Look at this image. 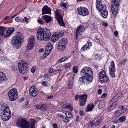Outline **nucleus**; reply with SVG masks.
Masks as SVG:
<instances>
[{
  "label": "nucleus",
  "instance_id": "1",
  "mask_svg": "<svg viewBox=\"0 0 128 128\" xmlns=\"http://www.w3.org/2000/svg\"><path fill=\"white\" fill-rule=\"evenodd\" d=\"M82 76L79 78V81L82 82L83 84H90L92 82L93 76L92 69L88 67H84L80 71Z\"/></svg>",
  "mask_w": 128,
  "mask_h": 128
},
{
  "label": "nucleus",
  "instance_id": "2",
  "mask_svg": "<svg viewBox=\"0 0 128 128\" xmlns=\"http://www.w3.org/2000/svg\"><path fill=\"white\" fill-rule=\"evenodd\" d=\"M0 114L2 120L7 121L11 116L10 112L8 106L5 103H3L0 106Z\"/></svg>",
  "mask_w": 128,
  "mask_h": 128
},
{
  "label": "nucleus",
  "instance_id": "3",
  "mask_svg": "<svg viewBox=\"0 0 128 128\" xmlns=\"http://www.w3.org/2000/svg\"><path fill=\"white\" fill-rule=\"evenodd\" d=\"M37 37L39 40L47 41L50 40V38L51 32L48 29H42L40 28L38 30Z\"/></svg>",
  "mask_w": 128,
  "mask_h": 128
},
{
  "label": "nucleus",
  "instance_id": "4",
  "mask_svg": "<svg viewBox=\"0 0 128 128\" xmlns=\"http://www.w3.org/2000/svg\"><path fill=\"white\" fill-rule=\"evenodd\" d=\"M36 122L34 120L30 122L23 118L19 119L16 122V124L17 126L22 128H34Z\"/></svg>",
  "mask_w": 128,
  "mask_h": 128
},
{
  "label": "nucleus",
  "instance_id": "5",
  "mask_svg": "<svg viewBox=\"0 0 128 128\" xmlns=\"http://www.w3.org/2000/svg\"><path fill=\"white\" fill-rule=\"evenodd\" d=\"M102 0H96V2L97 9L101 13V15L104 18H106L108 15V11L106 5H102Z\"/></svg>",
  "mask_w": 128,
  "mask_h": 128
},
{
  "label": "nucleus",
  "instance_id": "6",
  "mask_svg": "<svg viewBox=\"0 0 128 128\" xmlns=\"http://www.w3.org/2000/svg\"><path fill=\"white\" fill-rule=\"evenodd\" d=\"M24 36L22 33H16V36L13 38L12 40V44L16 49H18L22 43Z\"/></svg>",
  "mask_w": 128,
  "mask_h": 128
},
{
  "label": "nucleus",
  "instance_id": "7",
  "mask_svg": "<svg viewBox=\"0 0 128 128\" xmlns=\"http://www.w3.org/2000/svg\"><path fill=\"white\" fill-rule=\"evenodd\" d=\"M4 27L0 26V35L7 37L10 36L14 31L15 30L14 28H9L6 30Z\"/></svg>",
  "mask_w": 128,
  "mask_h": 128
},
{
  "label": "nucleus",
  "instance_id": "8",
  "mask_svg": "<svg viewBox=\"0 0 128 128\" xmlns=\"http://www.w3.org/2000/svg\"><path fill=\"white\" fill-rule=\"evenodd\" d=\"M19 71L20 73L25 74L27 72L28 68L27 64L26 62L22 60L18 63Z\"/></svg>",
  "mask_w": 128,
  "mask_h": 128
},
{
  "label": "nucleus",
  "instance_id": "9",
  "mask_svg": "<svg viewBox=\"0 0 128 128\" xmlns=\"http://www.w3.org/2000/svg\"><path fill=\"white\" fill-rule=\"evenodd\" d=\"M87 96L86 94L81 95L80 96L76 95L75 97V100H77L78 99L79 105L81 106H83L86 104Z\"/></svg>",
  "mask_w": 128,
  "mask_h": 128
},
{
  "label": "nucleus",
  "instance_id": "10",
  "mask_svg": "<svg viewBox=\"0 0 128 128\" xmlns=\"http://www.w3.org/2000/svg\"><path fill=\"white\" fill-rule=\"evenodd\" d=\"M55 18L59 24L61 26H65L63 17L59 10L57 9L55 12Z\"/></svg>",
  "mask_w": 128,
  "mask_h": 128
},
{
  "label": "nucleus",
  "instance_id": "11",
  "mask_svg": "<svg viewBox=\"0 0 128 128\" xmlns=\"http://www.w3.org/2000/svg\"><path fill=\"white\" fill-rule=\"evenodd\" d=\"M8 96L10 101H13L16 100L18 96L16 89L13 88L9 91Z\"/></svg>",
  "mask_w": 128,
  "mask_h": 128
},
{
  "label": "nucleus",
  "instance_id": "12",
  "mask_svg": "<svg viewBox=\"0 0 128 128\" xmlns=\"http://www.w3.org/2000/svg\"><path fill=\"white\" fill-rule=\"evenodd\" d=\"M100 80L102 82H105L108 81L109 79L106 75L105 71L103 70L100 72L99 74Z\"/></svg>",
  "mask_w": 128,
  "mask_h": 128
},
{
  "label": "nucleus",
  "instance_id": "13",
  "mask_svg": "<svg viewBox=\"0 0 128 128\" xmlns=\"http://www.w3.org/2000/svg\"><path fill=\"white\" fill-rule=\"evenodd\" d=\"M110 74V76L112 78H116V76L115 75L116 72L115 66L114 61H112L109 68Z\"/></svg>",
  "mask_w": 128,
  "mask_h": 128
},
{
  "label": "nucleus",
  "instance_id": "14",
  "mask_svg": "<svg viewBox=\"0 0 128 128\" xmlns=\"http://www.w3.org/2000/svg\"><path fill=\"white\" fill-rule=\"evenodd\" d=\"M35 38L34 36H31L30 38L28 44L27 46V48L28 50L32 49L34 46Z\"/></svg>",
  "mask_w": 128,
  "mask_h": 128
},
{
  "label": "nucleus",
  "instance_id": "15",
  "mask_svg": "<svg viewBox=\"0 0 128 128\" xmlns=\"http://www.w3.org/2000/svg\"><path fill=\"white\" fill-rule=\"evenodd\" d=\"M78 12L80 15L84 16L88 14V9L84 7H81L78 9Z\"/></svg>",
  "mask_w": 128,
  "mask_h": 128
},
{
  "label": "nucleus",
  "instance_id": "16",
  "mask_svg": "<svg viewBox=\"0 0 128 128\" xmlns=\"http://www.w3.org/2000/svg\"><path fill=\"white\" fill-rule=\"evenodd\" d=\"M42 15H43L46 14H48L50 15L52 14L51 9L47 6H45L42 9Z\"/></svg>",
  "mask_w": 128,
  "mask_h": 128
},
{
  "label": "nucleus",
  "instance_id": "17",
  "mask_svg": "<svg viewBox=\"0 0 128 128\" xmlns=\"http://www.w3.org/2000/svg\"><path fill=\"white\" fill-rule=\"evenodd\" d=\"M53 46L52 45H49L46 47V51L44 54V56H47L50 53L52 49Z\"/></svg>",
  "mask_w": 128,
  "mask_h": 128
},
{
  "label": "nucleus",
  "instance_id": "18",
  "mask_svg": "<svg viewBox=\"0 0 128 128\" xmlns=\"http://www.w3.org/2000/svg\"><path fill=\"white\" fill-rule=\"evenodd\" d=\"M34 87L32 86L30 89V94L32 96L35 97L38 95V92L34 89Z\"/></svg>",
  "mask_w": 128,
  "mask_h": 128
},
{
  "label": "nucleus",
  "instance_id": "19",
  "mask_svg": "<svg viewBox=\"0 0 128 128\" xmlns=\"http://www.w3.org/2000/svg\"><path fill=\"white\" fill-rule=\"evenodd\" d=\"M118 6L111 5V9L113 14L114 16H116L118 11Z\"/></svg>",
  "mask_w": 128,
  "mask_h": 128
},
{
  "label": "nucleus",
  "instance_id": "20",
  "mask_svg": "<svg viewBox=\"0 0 128 128\" xmlns=\"http://www.w3.org/2000/svg\"><path fill=\"white\" fill-rule=\"evenodd\" d=\"M7 80L5 75L4 73L0 72V84L4 82H6Z\"/></svg>",
  "mask_w": 128,
  "mask_h": 128
},
{
  "label": "nucleus",
  "instance_id": "21",
  "mask_svg": "<svg viewBox=\"0 0 128 128\" xmlns=\"http://www.w3.org/2000/svg\"><path fill=\"white\" fill-rule=\"evenodd\" d=\"M46 108V105L45 104H40L36 106V108L37 109L43 111L45 110Z\"/></svg>",
  "mask_w": 128,
  "mask_h": 128
},
{
  "label": "nucleus",
  "instance_id": "22",
  "mask_svg": "<svg viewBox=\"0 0 128 128\" xmlns=\"http://www.w3.org/2000/svg\"><path fill=\"white\" fill-rule=\"evenodd\" d=\"M58 34L57 32L55 33L54 34L52 38V42H55L59 39L60 37Z\"/></svg>",
  "mask_w": 128,
  "mask_h": 128
},
{
  "label": "nucleus",
  "instance_id": "23",
  "mask_svg": "<svg viewBox=\"0 0 128 128\" xmlns=\"http://www.w3.org/2000/svg\"><path fill=\"white\" fill-rule=\"evenodd\" d=\"M42 19L43 20H45L46 22L48 23L50 22L52 20V17L48 15H46L42 17Z\"/></svg>",
  "mask_w": 128,
  "mask_h": 128
},
{
  "label": "nucleus",
  "instance_id": "24",
  "mask_svg": "<svg viewBox=\"0 0 128 128\" xmlns=\"http://www.w3.org/2000/svg\"><path fill=\"white\" fill-rule=\"evenodd\" d=\"M84 27L81 26H80L76 29V32L82 34V32L85 30Z\"/></svg>",
  "mask_w": 128,
  "mask_h": 128
},
{
  "label": "nucleus",
  "instance_id": "25",
  "mask_svg": "<svg viewBox=\"0 0 128 128\" xmlns=\"http://www.w3.org/2000/svg\"><path fill=\"white\" fill-rule=\"evenodd\" d=\"M122 93H120L117 94L114 98H113L112 100L114 101V102L116 101V102L117 101L118 99H119L122 96Z\"/></svg>",
  "mask_w": 128,
  "mask_h": 128
},
{
  "label": "nucleus",
  "instance_id": "26",
  "mask_svg": "<svg viewBox=\"0 0 128 128\" xmlns=\"http://www.w3.org/2000/svg\"><path fill=\"white\" fill-rule=\"evenodd\" d=\"M68 40L66 38H64L60 41L58 43L60 45H64L66 46Z\"/></svg>",
  "mask_w": 128,
  "mask_h": 128
},
{
  "label": "nucleus",
  "instance_id": "27",
  "mask_svg": "<svg viewBox=\"0 0 128 128\" xmlns=\"http://www.w3.org/2000/svg\"><path fill=\"white\" fill-rule=\"evenodd\" d=\"M74 78L73 77L70 80H69L68 83V88L70 89H71L72 87V85L74 82Z\"/></svg>",
  "mask_w": 128,
  "mask_h": 128
},
{
  "label": "nucleus",
  "instance_id": "28",
  "mask_svg": "<svg viewBox=\"0 0 128 128\" xmlns=\"http://www.w3.org/2000/svg\"><path fill=\"white\" fill-rule=\"evenodd\" d=\"M66 46L63 45H60L58 44V49L59 51H63L65 49Z\"/></svg>",
  "mask_w": 128,
  "mask_h": 128
},
{
  "label": "nucleus",
  "instance_id": "29",
  "mask_svg": "<svg viewBox=\"0 0 128 128\" xmlns=\"http://www.w3.org/2000/svg\"><path fill=\"white\" fill-rule=\"evenodd\" d=\"M119 0H112L111 5L119 6Z\"/></svg>",
  "mask_w": 128,
  "mask_h": 128
},
{
  "label": "nucleus",
  "instance_id": "30",
  "mask_svg": "<svg viewBox=\"0 0 128 128\" xmlns=\"http://www.w3.org/2000/svg\"><path fill=\"white\" fill-rule=\"evenodd\" d=\"M94 107V106L93 104L92 105H88L86 108V111L87 112L91 111Z\"/></svg>",
  "mask_w": 128,
  "mask_h": 128
},
{
  "label": "nucleus",
  "instance_id": "31",
  "mask_svg": "<svg viewBox=\"0 0 128 128\" xmlns=\"http://www.w3.org/2000/svg\"><path fill=\"white\" fill-rule=\"evenodd\" d=\"M105 105V103L104 102H100L98 106V108L99 109H101L103 108Z\"/></svg>",
  "mask_w": 128,
  "mask_h": 128
},
{
  "label": "nucleus",
  "instance_id": "32",
  "mask_svg": "<svg viewBox=\"0 0 128 128\" xmlns=\"http://www.w3.org/2000/svg\"><path fill=\"white\" fill-rule=\"evenodd\" d=\"M122 110H121L120 111L117 110L114 113L115 116L116 117H117L119 116H120L121 114V112H122Z\"/></svg>",
  "mask_w": 128,
  "mask_h": 128
},
{
  "label": "nucleus",
  "instance_id": "33",
  "mask_svg": "<svg viewBox=\"0 0 128 128\" xmlns=\"http://www.w3.org/2000/svg\"><path fill=\"white\" fill-rule=\"evenodd\" d=\"M66 115L68 118H70L72 116V114L69 112H67L66 113Z\"/></svg>",
  "mask_w": 128,
  "mask_h": 128
},
{
  "label": "nucleus",
  "instance_id": "34",
  "mask_svg": "<svg viewBox=\"0 0 128 128\" xmlns=\"http://www.w3.org/2000/svg\"><path fill=\"white\" fill-rule=\"evenodd\" d=\"M126 117L124 116H122L121 117H120L119 119V122H122L126 120Z\"/></svg>",
  "mask_w": 128,
  "mask_h": 128
},
{
  "label": "nucleus",
  "instance_id": "35",
  "mask_svg": "<svg viewBox=\"0 0 128 128\" xmlns=\"http://www.w3.org/2000/svg\"><path fill=\"white\" fill-rule=\"evenodd\" d=\"M7 58L6 57L4 56H0V60L2 62H4V61H7Z\"/></svg>",
  "mask_w": 128,
  "mask_h": 128
},
{
  "label": "nucleus",
  "instance_id": "36",
  "mask_svg": "<svg viewBox=\"0 0 128 128\" xmlns=\"http://www.w3.org/2000/svg\"><path fill=\"white\" fill-rule=\"evenodd\" d=\"M117 104V103H114V102L110 107V108H112V109L113 110L116 108Z\"/></svg>",
  "mask_w": 128,
  "mask_h": 128
},
{
  "label": "nucleus",
  "instance_id": "37",
  "mask_svg": "<svg viewBox=\"0 0 128 128\" xmlns=\"http://www.w3.org/2000/svg\"><path fill=\"white\" fill-rule=\"evenodd\" d=\"M127 59H124L122 62H119L120 64L121 65H124L127 61Z\"/></svg>",
  "mask_w": 128,
  "mask_h": 128
},
{
  "label": "nucleus",
  "instance_id": "38",
  "mask_svg": "<svg viewBox=\"0 0 128 128\" xmlns=\"http://www.w3.org/2000/svg\"><path fill=\"white\" fill-rule=\"evenodd\" d=\"M78 67L77 66H74L73 68V70L74 72L76 74L78 73Z\"/></svg>",
  "mask_w": 128,
  "mask_h": 128
},
{
  "label": "nucleus",
  "instance_id": "39",
  "mask_svg": "<svg viewBox=\"0 0 128 128\" xmlns=\"http://www.w3.org/2000/svg\"><path fill=\"white\" fill-rule=\"evenodd\" d=\"M88 44H86L81 49V50L82 51H83L86 50L89 47L87 45Z\"/></svg>",
  "mask_w": 128,
  "mask_h": 128
},
{
  "label": "nucleus",
  "instance_id": "40",
  "mask_svg": "<svg viewBox=\"0 0 128 128\" xmlns=\"http://www.w3.org/2000/svg\"><path fill=\"white\" fill-rule=\"evenodd\" d=\"M63 120L65 122L67 123L69 122L70 121V120L68 119V118H67L65 116L64 118H63Z\"/></svg>",
  "mask_w": 128,
  "mask_h": 128
},
{
  "label": "nucleus",
  "instance_id": "41",
  "mask_svg": "<svg viewBox=\"0 0 128 128\" xmlns=\"http://www.w3.org/2000/svg\"><path fill=\"white\" fill-rule=\"evenodd\" d=\"M66 108L69 109L70 110H72V107L70 104H68Z\"/></svg>",
  "mask_w": 128,
  "mask_h": 128
},
{
  "label": "nucleus",
  "instance_id": "42",
  "mask_svg": "<svg viewBox=\"0 0 128 128\" xmlns=\"http://www.w3.org/2000/svg\"><path fill=\"white\" fill-rule=\"evenodd\" d=\"M68 103L66 104V103H64L61 104V105L62 106V108H66V107Z\"/></svg>",
  "mask_w": 128,
  "mask_h": 128
},
{
  "label": "nucleus",
  "instance_id": "43",
  "mask_svg": "<svg viewBox=\"0 0 128 128\" xmlns=\"http://www.w3.org/2000/svg\"><path fill=\"white\" fill-rule=\"evenodd\" d=\"M38 23L41 24H44V22L41 19L38 20Z\"/></svg>",
  "mask_w": 128,
  "mask_h": 128
},
{
  "label": "nucleus",
  "instance_id": "44",
  "mask_svg": "<svg viewBox=\"0 0 128 128\" xmlns=\"http://www.w3.org/2000/svg\"><path fill=\"white\" fill-rule=\"evenodd\" d=\"M94 121L91 122L90 124H89L88 127L90 128H92L94 126Z\"/></svg>",
  "mask_w": 128,
  "mask_h": 128
},
{
  "label": "nucleus",
  "instance_id": "45",
  "mask_svg": "<svg viewBox=\"0 0 128 128\" xmlns=\"http://www.w3.org/2000/svg\"><path fill=\"white\" fill-rule=\"evenodd\" d=\"M69 58V57L68 56H66L64 57L63 58H61V60H62V61L63 62H64L65 61V60H66L67 59Z\"/></svg>",
  "mask_w": 128,
  "mask_h": 128
},
{
  "label": "nucleus",
  "instance_id": "46",
  "mask_svg": "<svg viewBox=\"0 0 128 128\" xmlns=\"http://www.w3.org/2000/svg\"><path fill=\"white\" fill-rule=\"evenodd\" d=\"M100 120H98L96 122H94V125L96 126H98L99 124H100Z\"/></svg>",
  "mask_w": 128,
  "mask_h": 128
},
{
  "label": "nucleus",
  "instance_id": "47",
  "mask_svg": "<svg viewBox=\"0 0 128 128\" xmlns=\"http://www.w3.org/2000/svg\"><path fill=\"white\" fill-rule=\"evenodd\" d=\"M42 84H43L44 86H47L48 83L46 81H44L42 83Z\"/></svg>",
  "mask_w": 128,
  "mask_h": 128
},
{
  "label": "nucleus",
  "instance_id": "48",
  "mask_svg": "<svg viewBox=\"0 0 128 128\" xmlns=\"http://www.w3.org/2000/svg\"><path fill=\"white\" fill-rule=\"evenodd\" d=\"M61 71V69H59L58 70H56L55 71L54 73V74L55 75L57 74H58L60 73Z\"/></svg>",
  "mask_w": 128,
  "mask_h": 128
},
{
  "label": "nucleus",
  "instance_id": "49",
  "mask_svg": "<svg viewBox=\"0 0 128 128\" xmlns=\"http://www.w3.org/2000/svg\"><path fill=\"white\" fill-rule=\"evenodd\" d=\"M92 24L93 26L94 27V28H95L96 26L98 25L95 22H92Z\"/></svg>",
  "mask_w": 128,
  "mask_h": 128
},
{
  "label": "nucleus",
  "instance_id": "50",
  "mask_svg": "<svg viewBox=\"0 0 128 128\" xmlns=\"http://www.w3.org/2000/svg\"><path fill=\"white\" fill-rule=\"evenodd\" d=\"M107 95V94L106 93L103 94H102L101 97L102 98H104Z\"/></svg>",
  "mask_w": 128,
  "mask_h": 128
},
{
  "label": "nucleus",
  "instance_id": "51",
  "mask_svg": "<svg viewBox=\"0 0 128 128\" xmlns=\"http://www.w3.org/2000/svg\"><path fill=\"white\" fill-rule=\"evenodd\" d=\"M81 35V34L79 33H78V32H76V40H77L78 39L79 35Z\"/></svg>",
  "mask_w": 128,
  "mask_h": 128
},
{
  "label": "nucleus",
  "instance_id": "52",
  "mask_svg": "<svg viewBox=\"0 0 128 128\" xmlns=\"http://www.w3.org/2000/svg\"><path fill=\"white\" fill-rule=\"evenodd\" d=\"M86 44H88L87 45L88 46L89 48L92 45V43L91 42H88Z\"/></svg>",
  "mask_w": 128,
  "mask_h": 128
},
{
  "label": "nucleus",
  "instance_id": "53",
  "mask_svg": "<svg viewBox=\"0 0 128 128\" xmlns=\"http://www.w3.org/2000/svg\"><path fill=\"white\" fill-rule=\"evenodd\" d=\"M16 21L17 22H18L20 21V18L19 17H16L15 19Z\"/></svg>",
  "mask_w": 128,
  "mask_h": 128
},
{
  "label": "nucleus",
  "instance_id": "54",
  "mask_svg": "<svg viewBox=\"0 0 128 128\" xmlns=\"http://www.w3.org/2000/svg\"><path fill=\"white\" fill-rule=\"evenodd\" d=\"M102 92V90L101 89H99L98 91V93L99 94H101Z\"/></svg>",
  "mask_w": 128,
  "mask_h": 128
},
{
  "label": "nucleus",
  "instance_id": "55",
  "mask_svg": "<svg viewBox=\"0 0 128 128\" xmlns=\"http://www.w3.org/2000/svg\"><path fill=\"white\" fill-rule=\"evenodd\" d=\"M54 128H58V126L57 124H56L54 123L52 125Z\"/></svg>",
  "mask_w": 128,
  "mask_h": 128
},
{
  "label": "nucleus",
  "instance_id": "56",
  "mask_svg": "<svg viewBox=\"0 0 128 128\" xmlns=\"http://www.w3.org/2000/svg\"><path fill=\"white\" fill-rule=\"evenodd\" d=\"M57 33L58 34V35H59L60 37L61 36H63L64 35V33L63 32L62 33H60L59 32H57Z\"/></svg>",
  "mask_w": 128,
  "mask_h": 128
},
{
  "label": "nucleus",
  "instance_id": "57",
  "mask_svg": "<svg viewBox=\"0 0 128 128\" xmlns=\"http://www.w3.org/2000/svg\"><path fill=\"white\" fill-rule=\"evenodd\" d=\"M119 119H116L114 120V122L115 124L118 123L119 122Z\"/></svg>",
  "mask_w": 128,
  "mask_h": 128
},
{
  "label": "nucleus",
  "instance_id": "58",
  "mask_svg": "<svg viewBox=\"0 0 128 128\" xmlns=\"http://www.w3.org/2000/svg\"><path fill=\"white\" fill-rule=\"evenodd\" d=\"M102 25H103L105 27H106L108 26V23L106 22H103L102 23Z\"/></svg>",
  "mask_w": 128,
  "mask_h": 128
},
{
  "label": "nucleus",
  "instance_id": "59",
  "mask_svg": "<svg viewBox=\"0 0 128 128\" xmlns=\"http://www.w3.org/2000/svg\"><path fill=\"white\" fill-rule=\"evenodd\" d=\"M31 71L33 73H34L35 72V70L34 67H32L31 69Z\"/></svg>",
  "mask_w": 128,
  "mask_h": 128
},
{
  "label": "nucleus",
  "instance_id": "60",
  "mask_svg": "<svg viewBox=\"0 0 128 128\" xmlns=\"http://www.w3.org/2000/svg\"><path fill=\"white\" fill-rule=\"evenodd\" d=\"M80 114L81 116H82L84 114V112H83V111H82V110L80 111Z\"/></svg>",
  "mask_w": 128,
  "mask_h": 128
},
{
  "label": "nucleus",
  "instance_id": "61",
  "mask_svg": "<svg viewBox=\"0 0 128 128\" xmlns=\"http://www.w3.org/2000/svg\"><path fill=\"white\" fill-rule=\"evenodd\" d=\"M53 71V69L50 68L48 70V72L50 73H52Z\"/></svg>",
  "mask_w": 128,
  "mask_h": 128
},
{
  "label": "nucleus",
  "instance_id": "62",
  "mask_svg": "<svg viewBox=\"0 0 128 128\" xmlns=\"http://www.w3.org/2000/svg\"><path fill=\"white\" fill-rule=\"evenodd\" d=\"M49 76V75L48 74H45L44 77L45 78H48Z\"/></svg>",
  "mask_w": 128,
  "mask_h": 128
},
{
  "label": "nucleus",
  "instance_id": "63",
  "mask_svg": "<svg viewBox=\"0 0 128 128\" xmlns=\"http://www.w3.org/2000/svg\"><path fill=\"white\" fill-rule=\"evenodd\" d=\"M67 4H66L62 3L61 5V6H63L64 7H65L66 6Z\"/></svg>",
  "mask_w": 128,
  "mask_h": 128
},
{
  "label": "nucleus",
  "instance_id": "64",
  "mask_svg": "<svg viewBox=\"0 0 128 128\" xmlns=\"http://www.w3.org/2000/svg\"><path fill=\"white\" fill-rule=\"evenodd\" d=\"M24 101V98H22L19 99L20 102H23Z\"/></svg>",
  "mask_w": 128,
  "mask_h": 128
}]
</instances>
